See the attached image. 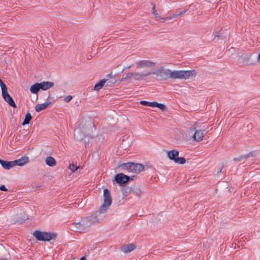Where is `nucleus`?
<instances>
[{
  "label": "nucleus",
  "mask_w": 260,
  "mask_h": 260,
  "mask_svg": "<svg viewBox=\"0 0 260 260\" xmlns=\"http://www.w3.org/2000/svg\"><path fill=\"white\" fill-rule=\"evenodd\" d=\"M105 215L99 211L92 213L90 216L82 218L81 221L73 223L79 232H87L89 228L93 224L101 222L105 218Z\"/></svg>",
  "instance_id": "obj_1"
},
{
  "label": "nucleus",
  "mask_w": 260,
  "mask_h": 260,
  "mask_svg": "<svg viewBox=\"0 0 260 260\" xmlns=\"http://www.w3.org/2000/svg\"><path fill=\"white\" fill-rule=\"evenodd\" d=\"M118 168L128 173L139 174L143 171L145 167L142 164L127 162L119 165Z\"/></svg>",
  "instance_id": "obj_2"
},
{
  "label": "nucleus",
  "mask_w": 260,
  "mask_h": 260,
  "mask_svg": "<svg viewBox=\"0 0 260 260\" xmlns=\"http://www.w3.org/2000/svg\"><path fill=\"white\" fill-rule=\"evenodd\" d=\"M104 202L99 208L98 211L100 213L105 215L106 212L108 210L109 207L112 204V197L109 190L107 189H104Z\"/></svg>",
  "instance_id": "obj_3"
},
{
  "label": "nucleus",
  "mask_w": 260,
  "mask_h": 260,
  "mask_svg": "<svg viewBox=\"0 0 260 260\" xmlns=\"http://www.w3.org/2000/svg\"><path fill=\"white\" fill-rule=\"evenodd\" d=\"M34 236L36 239L40 241H50L55 240L56 237V234L50 232H43L37 230L34 232Z\"/></svg>",
  "instance_id": "obj_4"
},
{
  "label": "nucleus",
  "mask_w": 260,
  "mask_h": 260,
  "mask_svg": "<svg viewBox=\"0 0 260 260\" xmlns=\"http://www.w3.org/2000/svg\"><path fill=\"white\" fill-rule=\"evenodd\" d=\"M194 70L190 71H171L170 78L187 79L196 74Z\"/></svg>",
  "instance_id": "obj_5"
},
{
  "label": "nucleus",
  "mask_w": 260,
  "mask_h": 260,
  "mask_svg": "<svg viewBox=\"0 0 260 260\" xmlns=\"http://www.w3.org/2000/svg\"><path fill=\"white\" fill-rule=\"evenodd\" d=\"M179 151L176 150H172L167 152L168 158L173 160L175 163L183 165L186 162V159L184 157H179Z\"/></svg>",
  "instance_id": "obj_6"
},
{
  "label": "nucleus",
  "mask_w": 260,
  "mask_h": 260,
  "mask_svg": "<svg viewBox=\"0 0 260 260\" xmlns=\"http://www.w3.org/2000/svg\"><path fill=\"white\" fill-rule=\"evenodd\" d=\"M152 73H154L153 74H155L161 80H167L170 78L171 70L169 69L165 70L163 67H160L155 72H152Z\"/></svg>",
  "instance_id": "obj_7"
},
{
  "label": "nucleus",
  "mask_w": 260,
  "mask_h": 260,
  "mask_svg": "<svg viewBox=\"0 0 260 260\" xmlns=\"http://www.w3.org/2000/svg\"><path fill=\"white\" fill-rule=\"evenodd\" d=\"M133 176L129 177L123 173H118L115 176L114 179L117 183L121 186H123L130 180H133Z\"/></svg>",
  "instance_id": "obj_8"
},
{
  "label": "nucleus",
  "mask_w": 260,
  "mask_h": 260,
  "mask_svg": "<svg viewBox=\"0 0 260 260\" xmlns=\"http://www.w3.org/2000/svg\"><path fill=\"white\" fill-rule=\"evenodd\" d=\"M193 130H194V134L193 135V139L194 141L200 142L202 141L203 139V138L204 137V134L203 133V132L205 131V129L203 130H198L196 129L195 128H193Z\"/></svg>",
  "instance_id": "obj_9"
},
{
  "label": "nucleus",
  "mask_w": 260,
  "mask_h": 260,
  "mask_svg": "<svg viewBox=\"0 0 260 260\" xmlns=\"http://www.w3.org/2000/svg\"><path fill=\"white\" fill-rule=\"evenodd\" d=\"M155 63L147 60H142L137 63V67L138 68H143L144 67H151L154 66Z\"/></svg>",
  "instance_id": "obj_10"
},
{
  "label": "nucleus",
  "mask_w": 260,
  "mask_h": 260,
  "mask_svg": "<svg viewBox=\"0 0 260 260\" xmlns=\"http://www.w3.org/2000/svg\"><path fill=\"white\" fill-rule=\"evenodd\" d=\"M151 72H148L146 73H134L133 78L136 80L145 79L147 76L153 74Z\"/></svg>",
  "instance_id": "obj_11"
},
{
  "label": "nucleus",
  "mask_w": 260,
  "mask_h": 260,
  "mask_svg": "<svg viewBox=\"0 0 260 260\" xmlns=\"http://www.w3.org/2000/svg\"><path fill=\"white\" fill-rule=\"evenodd\" d=\"M2 96L4 100L7 102L10 106L14 108H16L17 107V106L13 98L9 95L8 93L2 95Z\"/></svg>",
  "instance_id": "obj_12"
},
{
  "label": "nucleus",
  "mask_w": 260,
  "mask_h": 260,
  "mask_svg": "<svg viewBox=\"0 0 260 260\" xmlns=\"http://www.w3.org/2000/svg\"><path fill=\"white\" fill-rule=\"evenodd\" d=\"M40 89L43 90H46L54 86V83L49 81H44L39 83Z\"/></svg>",
  "instance_id": "obj_13"
},
{
  "label": "nucleus",
  "mask_w": 260,
  "mask_h": 260,
  "mask_svg": "<svg viewBox=\"0 0 260 260\" xmlns=\"http://www.w3.org/2000/svg\"><path fill=\"white\" fill-rule=\"evenodd\" d=\"M136 248V246L134 244H129L128 245H124L121 247V250L125 253H127L132 251Z\"/></svg>",
  "instance_id": "obj_14"
},
{
  "label": "nucleus",
  "mask_w": 260,
  "mask_h": 260,
  "mask_svg": "<svg viewBox=\"0 0 260 260\" xmlns=\"http://www.w3.org/2000/svg\"><path fill=\"white\" fill-rule=\"evenodd\" d=\"M51 104V102H47L43 104H38L35 107V110L37 112H39L42 110L47 108Z\"/></svg>",
  "instance_id": "obj_15"
},
{
  "label": "nucleus",
  "mask_w": 260,
  "mask_h": 260,
  "mask_svg": "<svg viewBox=\"0 0 260 260\" xmlns=\"http://www.w3.org/2000/svg\"><path fill=\"white\" fill-rule=\"evenodd\" d=\"M254 156H255V152L254 151H251V152H250L248 154L241 155V156H240L238 157H236V158H234V160L235 161H239L242 160L243 159H246V158H247L249 157Z\"/></svg>",
  "instance_id": "obj_16"
},
{
  "label": "nucleus",
  "mask_w": 260,
  "mask_h": 260,
  "mask_svg": "<svg viewBox=\"0 0 260 260\" xmlns=\"http://www.w3.org/2000/svg\"><path fill=\"white\" fill-rule=\"evenodd\" d=\"M129 192L130 193H132L138 197H141L143 193L142 190L138 186H135L133 188H131Z\"/></svg>",
  "instance_id": "obj_17"
},
{
  "label": "nucleus",
  "mask_w": 260,
  "mask_h": 260,
  "mask_svg": "<svg viewBox=\"0 0 260 260\" xmlns=\"http://www.w3.org/2000/svg\"><path fill=\"white\" fill-rule=\"evenodd\" d=\"M46 164L49 167H54L56 165V161L52 156H48L45 160Z\"/></svg>",
  "instance_id": "obj_18"
},
{
  "label": "nucleus",
  "mask_w": 260,
  "mask_h": 260,
  "mask_svg": "<svg viewBox=\"0 0 260 260\" xmlns=\"http://www.w3.org/2000/svg\"><path fill=\"white\" fill-rule=\"evenodd\" d=\"M0 164L3 168L6 170H9L12 168L11 161H8L0 159Z\"/></svg>",
  "instance_id": "obj_19"
},
{
  "label": "nucleus",
  "mask_w": 260,
  "mask_h": 260,
  "mask_svg": "<svg viewBox=\"0 0 260 260\" xmlns=\"http://www.w3.org/2000/svg\"><path fill=\"white\" fill-rule=\"evenodd\" d=\"M108 81V80L103 79L101 80L99 82L96 83L94 87V89L96 91H99L100 90L103 86H104V84Z\"/></svg>",
  "instance_id": "obj_20"
},
{
  "label": "nucleus",
  "mask_w": 260,
  "mask_h": 260,
  "mask_svg": "<svg viewBox=\"0 0 260 260\" xmlns=\"http://www.w3.org/2000/svg\"><path fill=\"white\" fill-rule=\"evenodd\" d=\"M40 86L39 83H36L32 85H31L30 87V91L32 93H37L40 90Z\"/></svg>",
  "instance_id": "obj_21"
},
{
  "label": "nucleus",
  "mask_w": 260,
  "mask_h": 260,
  "mask_svg": "<svg viewBox=\"0 0 260 260\" xmlns=\"http://www.w3.org/2000/svg\"><path fill=\"white\" fill-rule=\"evenodd\" d=\"M31 118H32V116H31L30 113H27L25 116L24 119L23 121L22 122V124L23 125H24L29 124Z\"/></svg>",
  "instance_id": "obj_22"
},
{
  "label": "nucleus",
  "mask_w": 260,
  "mask_h": 260,
  "mask_svg": "<svg viewBox=\"0 0 260 260\" xmlns=\"http://www.w3.org/2000/svg\"><path fill=\"white\" fill-rule=\"evenodd\" d=\"M18 160L19 166H22L28 161V157L25 156L21 157Z\"/></svg>",
  "instance_id": "obj_23"
},
{
  "label": "nucleus",
  "mask_w": 260,
  "mask_h": 260,
  "mask_svg": "<svg viewBox=\"0 0 260 260\" xmlns=\"http://www.w3.org/2000/svg\"><path fill=\"white\" fill-rule=\"evenodd\" d=\"M140 104L145 106H149L151 107H154L155 102H148L146 101H141L140 102Z\"/></svg>",
  "instance_id": "obj_24"
},
{
  "label": "nucleus",
  "mask_w": 260,
  "mask_h": 260,
  "mask_svg": "<svg viewBox=\"0 0 260 260\" xmlns=\"http://www.w3.org/2000/svg\"><path fill=\"white\" fill-rule=\"evenodd\" d=\"M186 10H184L183 11L180 12V13H179L178 14H173L172 16H168V17H166V19L170 20V19H172L173 18H176V17H177V16H178L179 15H182V14H184L186 12Z\"/></svg>",
  "instance_id": "obj_25"
},
{
  "label": "nucleus",
  "mask_w": 260,
  "mask_h": 260,
  "mask_svg": "<svg viewBox=\"0 0 260 260\" xmlns=\"http://www.w3.org/2000/svg\"><path fill=\"white\" fill-rule=\"evenodd\" d=\"M154 107H157L159 108L162 111H164L166 110V106L163 104L158 103L155 102Z\"/></svg>",
  "instance_id": "obj_26"
},
{
  "label": "nucleus",
  "mask_w": 260,
  "mask_h": 260,
  "mask_svg": "<svg viewBox=\"0 0 260 260\" xmlns=\"http://www.w3.org/2000/svg\"><path fill=\"white\" fill-rule=\"evenodd\" d=\"M1 89H2V95L8 93V90H7V87L6 85L4 84H2V86H1Z\"/></svg>",
  "instance_id": "obj_27"
},
{
  "label": "nucleus",
  "mask_w": 260,
  "mask_h": 260,
  "mask_svg": "<svg viewBox=\"0 0 260 260\" xmlns=\"http://www.w3.org/2000/svg\"><path fill=\"white\" fill-rule=\"evenodd\" d=\"M80 133V130H77V131L75 130L74 131V133L75 138L78 141H81L83 138V136L81 137L80 138L78 137V135H79Z\"/></svg>",
  "instance_id": "obj_28"
},
{
  "label": "nucleus",
  "mask_w": 260,
  "mask_h": 260,
  "mask_svg": "<svg viewBox=\"0 0 260 260\" xmlns=\"http://www.w3.org/2000/svg\"><path fill=\"white\" fill-rule=\"evenodd\" d=\"M79 168V166H77L73 164H70L69 167V168L72 171V172H75Z\"/></svg>",
  "instance_id": "obj_29"
},
{
  "label": "nucleus",
  "mask_w": 260,
  "mask_h": 260,
  "mask_svg": "<svg viewBox=\"0 0 260 260\" xmlns=\"http://www.w3.org/2000/svg\"><path fill=\"white\" fill-rule=\"evenodd\" d=\"M134 77V73H127L126 76L124 78H122L121 80V81H123L126 79H129Z\"/></svg>",
  "instance_id": "obj_30"
},
{
  "label": "nucleus",
  "mask_w": 260,
  "mask_h": 260,
  "mask_svg": "<svg viewBox=\"0 0 260 260\" xmlns=\"http://www.w3.org/2000/svg\"><path fill=\"white\" fill-rule=\"evenodd\" d=\"M152 13L154 15L155 17L157 19H161L163 20L162 22H165V21L166 20V18H161L160 16V15L157 13L156 11H154L152 12Z\"/></svg>",
  "instance_id": "obj_31"
},
{
  "label": "nucleus",
  "mask_w": 260,
  "mask_h": 260,
  "mask_svg": "<svg viewBox=\"0 0 260 260\" xmlns=\"http://www.w3.org/2000/svg\"><path fill=\"white\" fill-rule=\"evenodd\" d=\"M73 97L72 95H68L66 97H65L64 98V101L66 102V103H68L69 102H70L71 101V100L72 99Z\"/></svg>",
  "instance_id": "obj_32"
},
{
  "label": "nucleus",
  "mask_w": 260,
  "mask_h": 260,
  "mask_svg": "<svg viewBox=\"0 0 260 260\" xmlns=\"http://www.w3.org/2000/svg\"><path fill=\"white\" fill-rule=\"evenodd\" d=\"M11 161L12 168L14 167V166H15L16 165L19 166L18 159L15 160L14 161Z\"/></svg>",
  "instance_id": "obj_33"
},
{
  "label": "nucleus",
  "mask_w": 260,
  "mask_h": 260,
  "mask_svg": "<svg viewBox=\"0 0 260 260\" xmlns=\"http://www.w3.org/2000/svg\"><path fill=\"white\" fill-rule=\"evenodd\" d=\"M0 190L1 191H7V189L4 185H2L0 186Z\"/></svg>",
  "instance_id": "obj_34"
},
{
  "label": "nucleus",
  "mask_w": 260,
  "mask_h": 260,
  "mask_svg": "<svg viewBox=\"0 0 260 260\" xmlns=\"http://www.w3.org/2000/svg\"><path fill=\"white\" fill-rule=\"evenodd\" d=\"M151 5L153 6L152 7V11L153 12L154 11H156L155 10V4L153 3H151Z\"/></svg>",
  "instance_id": "obj_35"
},
{
  "label": "nucleus",
  "mask_w": 260,
  "mask_h": 260,
  "mask_svg": "<svg viewBox=\"0 0 260 260\" xmlns=\"http://www.w3.org/2000/svg\"><path fill=\"white\" fill-rule=\"evenodd\" d=\"M214 35L215 36V37H218V38H219V32L216 31L214 34Z\"/></svg>",
  "instance_id": "obj_36"
},
{
  "label": "nucleus",
  "mask_w": 260,
  "mask_h": 260,
  "mask_svg": "<svg viewBox=\"0 0 260 260\" xmlns=\"http://www.w3.org/2000/svg\"><path fill=\"white\" fill-rule=\"evenodd\" d=\"M80 260H86V258L85 256H82Z\"/></svg>",
  "instance_id": "obj_37"
},
{
  "label": "nucleus",
  "mask_w": 260,
  "mask_h": 260,
  "mask_svg": "<svg viewBox=\"0 0 260 260\" xmlns=\"http://www.w3.org/2000/svg\"><path fill=\"white\" fill-rule=\"evenodd\" d=\"M2 84H4V83L3 81L0 79V86H2Z\"/></svg>",
  "instance_id": "obj_38"
},
{
  "label": "nucleus",
  "mask_w": 260,
  "mask_h": 260,
  "mask_svg": "<svg viewBox=\"0 0 260 260\" xmlns=\"http://www.w3.org/2000/svg\"><path fill=\"white\" fill-rule=\"evenodd\" d=\"M258 61L259 62H260V53H259V55H258Z\"/></svg>",
  "instance_id": "obj_39"
}]
</instances>
